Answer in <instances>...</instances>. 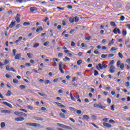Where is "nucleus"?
<instances>
[{
    "mask_svg": "<svg viewBox=\"0 0 130 130\" xmlns=\"http://www.w3.org/2000/svg\"><path fill=\"white\" fill-rule=\"evenodd\" d=\"M25 124L28 125V126H34V127H41V128H43V126L37 123L26 122Z\"/></svg>",
    "mask_w": 130,
    "mask_h": 130,
    "instance_id": "f257e3e1",
    "label": "nucleus"
},
{
    "mask_svg": "<svg viewBox=\"0 0 130 130\" xmlns=\"http://www.w3.org/2000/svg\"><path fill=\"white\" fill-rule=\"evenodd\" d=\"M63 67L62 68V62H60L59 63V71H60L61 74H64V72L62 70Z\"/></svg>",
    "mask_w": 130,
    "mask_h": 130,
    "instance_id": "f03ea898",
    "label": "nucleus"
},
{
    "mask_svg": "<svg viewBox=\"0 0 130 130\" xmlns=\"http://www.w3.org/2000/svg\"><path fill=\"white\" fill-rule=\"evenodd\" d=\"M15 121H23L25 120V118L20 116V117L15 118Z\"/></svg>",
    "mask_w": 130,
    "mask_h": 130,
    "instance_id": "7ed1b4c3",
    "label": "nucleus"
},
{
    "mask_svg": "<svg viewBox=\"0 0 130 130\" xmlns=\"http://www.w3.org/2000/svg\"><path fill=\"white\" fill-rule=\"evenodd\" d=\"M110 73H111L112 74H113L114 73V71H115V67L114 66L112 65L110 68Z\"/></svg>",
    "mask_w": 130,
    "mask_h": 130,
    "instance_id": "20e7f679",
    "label": "nucleus"
},
{
    "mask_svg": "<svg viewBox=\"0 0 130 130\" xmlns=\"http://www.w3.org/2000/svg\"><path fill=\"white\" fill-rule=\"evenodd\" d=\"M113 33H114V34H120V30L119 28H115L114 29V30H113Z\"/></svg>",
    "mask_w": 130,
    "mask_h": 130,
    "instance_id": "39448f33",
    "label": "nucleus"
},
{
    "mask_svg": "<svg viewBox=\"0 0 130 130\" xmlns=\"http://www.w3.org/2000/svg\"><path fill=\"white\" fill-rule=\"evenodd\" d=\"M103 124L104 126L107 127L108 128H110V127H112V125H111V124L106 122H103Z\"/></svg>",
    "mask_w": 130,
    "mask_h": 130,
    "instance_id": "423d86ee",
    "label": "nucleus"
},
{
    "mask_svg": "<svg viewBox=\"0 0 130 130\" xmlns=\"http://www.w3.org/2000/svg\"><path fill=\"white\" fill-rule=\"evenodd\" d=\"M96 69L98 70V71H101L103 70V68L102 67V64L101 63H99L98 66H96Z\"/></svg>",
    "mask_w": 130,
    "mask_h": 130,
    "instance_id": "0eeeda50",
    "label": "nucleus"
},
{
    "mask_svg": "<svg viewBox=\"0 0 130 130\" xmlns=\"http://www.w3.org/2000/svg\"><path fill=\"white\" fill-rule=\"evenodd\" d=\"M16 25V21H12L11 24L9 25V28H14Z\"/></svg>",
    "mask_w": 130,
    "mask_h": 130,
    "instance_id": "6e6552de",
    "label": "nucleus"
},
{
    "mask_svg": "<svg viewBox=\"0 0 130 130\" xmlns=\"http://www.w3.org/2000/svg\"><path fill=\"white\" fill-rule=\"evenodd\" d=\"M34 119H36V120H40V121H43V118L39 117H34Z\"/></svg>",
    "mask_w": 130,
    "mask_h": 130,
    "instance_id": "1a4fd4ad",
    "label": "nucleus"
},
{
    "mask_svg": "<svg viewBox=\"0 0 130 130\" xmlns=\"http://www.w3.org/2000/svg\"><path fill=\"white\" fill-rule=\"evenodd\" d=\"M3 103L5 105H7V106H8V107H10V108H13V106H12V105L10 103H8L7 102H4Z\"/></svg>",
    "mask_w": 130,
    "mask_h": 130,
    "instance_id": "9d476101",
    "label": "nucleus"
},
{
    "mask_svg": "<svg viewBox=\"0 0 130 130\" xmlns=\"http://www.w3.org/2000/svg\"><path fill=\"white\" fill-rule=\"evenodd\" d=\"M54 103L56 104L57 105V106H59V107H66V106H64V105H62V104H61L60 103L54 102Z\"/></svg>",
    "mask_w": 130,
    "mask_h": 130,
    "instance_id": "9b49d317",
    "label": "nucleus"
},
{
    "mask_svg": "<svg viewBox=\"0 0 130 130\" xmlns=\"http://www.w3.org/2000/svg\"><path fill=\"white\" fill-rule=\"evenodd\" d=\"M37 8L36 7H30L29 8V11L30 12H36V11H37Z\"/></svg>",
    "mask_w": 130,
    "mask_h": 130,
    "instance_id": "f8f14e48",
    "label": "nucleus"
},
{
    "mask_svg": "<svg viewBox=\"0 0 130 130\" xmlns=\"http://www.w3.org/2000/svg\"><path fill=\"white\" fill-rule=\"evenodd\" d=\"M20 14H17V16L15 18V20L16 21V22H17V23H20Z\"/></svg>",
    "mask_w": 130,
    "mask_h": 130,
    "instance_id": "ddd939ff",
    "label": "nucleus"
},
{
    "mask_svg": "<svg viewBox=\"0 0 130 130\" xmlns=\"http://www.w3.org/2000/svg\"><path fill=\"white\" fill-rule=\"evenodd\" d=\"M21 58V54H17L15 55V59H20Z\"/></svg>",
    "mask_w": 130,
    "mask_h": 130,
    "instance_id": "4468645a",
    "label": "nucleus"
},
{
    "mask_svg": "<svg viewBox=\"0 0 130 130\" xmlns=\"http://www.w3.org/2000/svg\"><path fill=\"white\" fill-rule=\"evenodd\" d=\"M39 31H43V27H42V26L39 27L36 29V32L37 33H38Z\"/></svg>",
    "mask_w": 130,
    "mask_h": 130,
    "instance_id": "2eb2a0df",
    "label": "nucleus"
},
{
    "mask_svg": "<svg viewBox=\"0 0 130 130\" xmlns=\"http://www.w3.org/2000/svg\"><path fill=\"white\" fill-rule=\"evenodd\" d=\"M122 34L123 36H126V34H127L126 29H124L122 32Z\"/></svg>",
    "mask_w": 130,
    "mask_h": 130,
    "instance_id": "dca6fc26",
    "label": "nucleus"
},
{
    "mask_svg": "<svg viewBox=\"0 0 130 130\" xmlns=\"http://www.w3.org/2000/svg\"><path fill=\"white\" fill-rule=\"evenodd\" d=\"M69 21L70 23H74L75 22V18H74V17H71L69 18Z\"/></svg>",
    "mask_w": 130,
    "mask_h": 130,
    "instance_id": "f3484780",
    "label": "nucleus"
},
{
    "mask_svg": "<svg viewBox=\"0 0 130 130\" xmlns=\"http://www.w3.org/2000/svg\"><path fill=\"white\" fill-rule=\"evenodd\" d=\"M22 39H23V37H19L18 39L17 40L15 41V43H18V42H20V41H21V40H22Z\"/></svg>",
    "mask_w": 130,
    "mask_h": 130,
    "instance_id": "a211bd4d",
    "label": "nucleus"
},
{
    "mask_svg": "<svg viewBox=\"0 0 130 130\" xmlns=\"http://www.w3.org/2000/svg\"><path fill=\"white\" fill-rule=\"evenodd\" d=\"M83 119H85V120H88V119H89L88 116L87 115H84L83 116Z\"/></svg>",
    "mask_w": 130,
    "mask_h": 130,
    "instance_id": "6ab92c4d",
    "label": "nucleus"
},
{
    "mask_svg": "<svg viewBox=\"0 0 130 130\" xmlns=\"http://www.w3.org/2000/svg\"><path fill=\"white\" fill-rule=\"evenodd\" d=\"M57 125H58L59 126H60V127H62L63 128H66V125H64V124H62L60 123H57Z\"/></svg>",
    "mask_w": 130,
    "mask_h": 130,
    "instance_id": "aec40b11",
    "label": "nucleus"
},
{
    "mask_svg": "<svg viewBox=\"0 0 130 130\" xmlns=\"http://www.w3.org/2000/svg\"><path fill=\"white\" fill-rule=\"evenodd\" d=\"M38 94L40 95V96H42V97H45V98L47 97V95H46V94L41 92H38Z\"/></svg>",
    "mask_w": 130,
    "mask_h": 130,
    "instance_id": "412c9836",
    "label": "nucleus"
},
{
    "mask_svg": "<svg viewBox=\"0 0 130 130\" xmlns=\"http://www.w3.org/2000/svg\"><path fill=\"white\" fill-rule=\"evenodd\" d=\"M26 108L28 109H30V110H33V109H34V108H33V107L32 106H30V105L27 106Z\"/></svg>",
    "mask_w": 130,
    "mask_h": 130,
    "instance_id": "4be33fe9",
    "label": "nucleus"
},
{
    "mask_svg": "<svg viewBox=\"0 0 130 130\" xmlns=\"http://www.w3.org/2000/svg\"><path fill=\"white\" fill-rule=\"evenodd\" d=\"M1 126L2 128H4L5 126H6V123L4 122H2L1 123Z\"/></svg>",
    "mask_w": 130,
    "mask_h": 130,
    "instance_id": "5701e85b",
    "label": "nucleus"
},
{
    "mask_svg": "<svg viewBox=\"0 0 130 130\" xmlns=\"http://www.w3.org/2000/svg\"><path fill=\"white\" fill-rule=\"evenodd\" d=\"M20 116H23V117H27V114L23 112H20Z\"/></svg>",
    "mask_w": 130,
    "mask_h": 130,
    "instance_id": "b1692460",
    "label": "nucleus"
},
{
    "mask_svg": "<svg viewBox=\"0 0 130 130\" xmlns=\"http://www.w3.org/2000/svg\"><path fill=\"white\" fill-rule=\"evenodd\" d=\"M19 88L21 89V90H24V89L26 88V86L24 85H21L19 86Z\"/></svg>",
    "mask_w": 130,
    "mask_h": 130,
    "instance_id": "393cba45",
    "label": "nucleus"
},
{
    "mask_svg": "<svg viewBox=\"0 0 130 130\" xmlns=\"http://www.w3.org/2000/svg\"><path fill=\"white\" fill-rule=\"evenodd\" d=\"M102 67L103 70V69H106V68H107V65H106L105 63H104V62H103L102 63Z\"/></svg>",
    "mask_w": 130,
    "mask_h": 130,
    "instance_id": "a878e982",
    "label": "nucleus"
},
{
    "mask_svg": "<svg viewBox=\"0 0 130 130\" xmlns=\"http://www.w3.org/2000/svg\"><path fill=\"white\" fill-rule=\"evenodd\" d=\"M114 40L113 39H112L111 42L108 43V46H111V44H113L114 43Z\"/></svg>",
    "mask_w": 130,
    "mask_h": 130,
    "instance_id": "bb28decb",
    "label": "nucleus"
},
{
    "mask_svg": "<svg viewBox=\"0 0 130 130\" xmlns=\"http://www.w3.org/2000/svg\"><path fill=\"white\" fill-rule=\"evenodd\" d=\"M74 22H75V23H78V22H79V17L76 16L74 17Z\"/></svg>",
    "mask_w": 130,
    "mask_h": 130,
    "instance_id": "cd10ccee",
    "label": "nucleus"
},
{
    "mask_svg": "<svg viewBox=\"0 0 130 130\" xmlns=\"http://www.w3.org/2000/svg\"><path fill=\"white\" fill-rule=\"evenodd\" d=\"M119 68L121 69V70H123V69H124V64L123 63H121L119 66Z\"/></svg>",
    "mask_w": 130,
    "mask_h": 130,
    "instance_id": "c85d7f7f",
    "label": "nucleus"
},
{
    "mask_svg": "<svg viewBox=\"0 0 130 130\" xmlns=\"http://www.w3.org/2000/svg\"><path fill=\"white\" fill-rule=\"evenodd\" d=\"M12 95V91L11 90H8L6 94V96H11Z\"/></svg>",
    "mask_w": 130,
    "mask_h": 130,
    "instance_id": "c756f323",
    "label": "nucleus"
},
{
    "mask_svg": "<svg viewBox=\"0 0 130 130\" xmlns=\"http://www.w3.org/2000/svg\"><path fill=\"white\" fill-rule=\"evenodd\" d=\"M14 114H15V115H18V116H20L21 112L15 111L14 112Z\"/></svg>",
    "mask_w": 130,
    "mask_h": 130,
    "instance_id": "7c9ffc66",
    "label": "nucleus"
},
{
    "mask_svg": "<svg viewBox=\"0 0 130 130\" xmlns=\"http://www.w3.org/2000/svg\"><path fill=\"white\" fill-rule=\"evenodd\" d=\"M62 24L63 26H66L67 25V21L66 19H63L62 21Z\"/></svg>",
    "mask_w": 130,
    "mask_h": 130,
    "instance_id": "2f4dec72",
    "label": "nucleus"
},
{
    "mask_svg": "<svg viewBox=\"0 0 130 130\" xmlns=\"http://www.w3.org/2000/svg\"><path fill=\"white\" fill-rule=\"evenodd\" d=\"M13 82L14 84H18V83H19V81H18V80H17V79H13Z\"/></svg>",
    "mask_w": 130,
    "mask_h": 130,
    "instance_id": "473e14b6",
    "label": "nucleus"
},
{
    "mask_svg": "<svg viewBox=\"0 0 130 130\" xmlns=\"http://www.w3.org/2000/svg\"><path fill=\"white\" fill-rule=\"evenodd\" d=\"M91 118L93 120H96L97 119V116H95L94 115H91Z\"/></svg>",
    "mask_w": 130,
    "mask_h": 130,
    "instance_id": "72a5a7b5",
    "label": "nucleus"
},
{
    "mask_svg": "<svg viewBox=\"0 0 130 130\" xmlns=\"http://www.w3.org/2000/svg\"><path fill=\"white\" fill-rule=\"evenodd\" d=\"M67 60H68V61H70V60H71V59H70V58H69V57L66 56V57H65V58L63 59V61H67Z\"/></svg>",
    "mask_w": 130,
    "mask_h": 130,
    "instance_id": "f704fd0d",
    "label": "nucleus"
},
{
    "mask_svg": "<svg viewBox=\"0 0 130 130\" xmlns=\"http://www.w3.org/2000/svg\"><path fill=\"white\" fill-rule=\"evenodd\" d=\"M39 46V43H36L34 44V46L33 47L34 48H37V47H38Z\"/></svg>",
    "mask_w": 130,
    "mask_h": 130,
    "instance_id": "c9c22d12",
    "label": "nucleus"
},
{
    "mask_svg": "<svg viewBox=\"0 0 130 130\" xmlns=\"http://www.w3.org/2000/svg\"><path fill=\"white\" fill-rule=\"evenodd\" d=\"M83 62V61L81 59H80L77 61V64L78 66H80L82 63Z\"/></svg>",
    "mask_w": 130,
    "mask_h": 130,
    "instance_id": "e433bc0d",
    "label": "nucleus"
},
{
    "mask_svg": "<svg viewBox=\"0 0 130 130\" xmlns=\"http://www.w3.org/2000/svg\"><path fill=\"white\" fill-rule=\"evenodd\" d=\"M59 116H60V117L61 118H66V115H64V114H63L62 113H60L59 114Z\"/></svg>",
    "mask_w": 130,
    "mask_h": 130,
    "instance_id": "4c0bfd02",
    "label": "nucleus"
},
{
    "mask_svg": "<svg viewBox=\"0 0 130 130\" xmlns=\"http://www.w3.org/2000/svg\"><path fill=\"white\" fill-rule=\"evenodd\" d=\"M108 55L107 54H102L101 55V57L102 58H106V57H107Z\"/></svg>",
    "mask_w": 130,
    "mask_h": 130,
    "instance_id": "58836bf2",
    "label": "nucleus"
},
{
    "mask_svg": "<svg viewBox=\"0 0 130 130\" xmlns=\"http://www.w3.org/2000/svg\"><path fill=\"white\" fill-rule=\"evenodd\" d=\"M91 38H92L91 36H89L88 37H85V40H86L87 41H89V40H90V39H91Z\"/></svg>",
    "mask_w": 130,
    "mask_h": 130,
    "instance_id": "ea45409f",
    "label": "nucleus"
},
{
    "mask_svg": "<svg viewBox=\"0 0 130 130\" xmlns=\"http://www.w3.org/2000/svg\"><path fill=\"white\" fill-rule=\"evenodd\" d=\"M23 25V26H29L30 25V22H24Z\"/></svg>",
    "mask_w": 130,
    "mask_h": 130,
    "instance_id": "a19ab883",
    "label": "nucleus"
},
{
    "mask_svg": "<svg viewBox=\"0 0 130 130\" xmlns=\"http://www.w3.org/2000/svg\"><path fill=\"white\" fill-rule=\"evenodd\" d=\"M120 64H121V63L120 62V60H118L117 62V68H119V66H120Z\"/></svg>",
    "mask_w": 130,
    "mask_h": 130,
    "instance_id": "79ce46f5",
    "label": "nucleus"
},
{
    "mask_svg": "<svg viewBox=\"0 0 130 130\" xmlns=\"http://www.w3.org/2000/svg\"><path fill=\"white\" fill-rule=\"evenodd\" d=\"M114 54H109L108 55V57L110 58L111 57H113V56H114Z\"/></svg>",
    "mask_w": 130,
    "mask_h": 130,
    "instance_id": "37998d69",
    "label": "nucleus"
},
{
    "mask_svg": "<svg viewBox=\"0 0 130 130\" xmlns=\"http://www.w3.org/2000/svg\"><path fill=\"white\" fill-rule=\"evenodd\" d=\"M78 80V77H74L73 79H72V82H76V81Z\"/></svg>",
    "mask_w": 130,
    "mask_h": 130,
    "instance_id": "c03bdc74",
    "label": "nucleus"
},
{
    "mask_svg": "<svg viewBox=\"0 0 130 130\" xmlns=\"http://www.w3.org/2000/svg\"><path fill=\"white\" fill-rule=\"evenodd\" d=\"M69 109H70V110H71L72 111L76 112V111H77V110H76L75 108L70 107Z\"/></svg>",
    "mask_w": 130,
    "mask_h": 130,
    "instance_id": "a18cd8bd",
    "label": "nucleus"
},
{
    "mask_svg": "<svg viewBox=\"0 0 130 130\" xmlns=\"http://www.w3.org/2000/svg\"><path fill=\"white\" fill-rule=\"evenodd\" d=\"M50 81H49V80H47L45 81V85H48V84H50Z\"/></svg>",
    "mask_w": 130,
    "mask_h": 130,
    "instance_id": "49530a36",
    "label": "nucleus"
},
{
    "mask_svg": "<svg viewBox=\"0 0 130 130\" xmlns=\"http://www.w3.org/2000/svg\"><path fill=\"white\" fill-rule=\"evenodd\" d=\"M94 76H98V75H99V73L98 72V71H97V70H94Z\"/></svg>",
    "mask_w": 130,
    "mask_h": 130,
    "instance_id": "de8ad7c7",
    "label": "nucleus"
},
{
    "mask_svg": "<svg viewBox=\"0 0 130 130\" xmlns=\"http://www.w3.org/2000/svg\"><path fill=\"white\" fill-rule=\"evenodd\" d=\"M110 25H111V26H112V27H114V26H115V22L112 21L110 23Z\"/></svg>",
    "mask_w": 130,
    "mask_h": 130,
    "instance_id": "09e8293b",
    "label": "nucleus"
},
{
    "mask_svg": "<svg viewBox=\"0 0 130 130\" xmlns=\"http://www.w3.org/2000/svg\"><path fill=\"white\" fill-rule=\"evenodd\" d=\"M117 49V48L115 47H112L110 49L111 51H115V50H116Z\"/></svg>",
    "mask_w": 130,
    "mask_h": 130,
    "instance_id": "8fccbe9b",
    "label": "nucleus"
},
{
    "mask_svg": "<svg viewBox=\"0 0 130 130\" xmlns=\"http://www.w3.org/2000/svg\"><path fill=\"white\" fill-rule=\"evenodd\" d=\"M90 123V124H92V125H93V126L95 127V128H99V127L96 125L95 124H94V123Z\"/></svg>",
    "mask_w": 130,
    "mask_h": 130,
    "instance_id": "3c124183",
    "label": "nucleus"
},
{
    "mask_svg": "<svg viewBox=\"0 0 130 130\" xmlns=\"http://www.w3.org/2000/svg\"><path fill=\"white\" fill-rule=\"evenodd\" d=\"M119 57H120V58H122V57H123V55H122V54L120 52L118 53Z\"/></svg>",
    "mask_w": 130,
    "mask_h": 130,
    "instance_id": "603ef678",
    "label": "nucleus"
},
{
    "mask_svg": "<svg viewBox=\"0 0 130 130\" xmlns=\"http://www.w3.org/2000/svg\"><path fill=\"white\" fill-rule=\"evenodd\" d=\"M107 102L109 103V104H110L111 103V99L110 98H108L107 100Z\"/></svg>",
    "mask_w": 130,
    "mask_h": 130,
    "instance_id": "864d4df0",
    "label": "nucleus"
},
{
    "mask_svg": "<svg viewBox=\"0 0 130 130\" xmlns=\"http://www.w3.org/2000/svg\"><path fill=\"white\" fill-rule=\"evenodd\" d=\"M99 106L100 105L98 104H94L93 105V107H95V108H99Z\"/></svg>",
    "mask_w": 130,
    "mask_h": 130,
    "instance_id": "5fc2aeb1",
    "label": "nucleus"
},
{
    "mask_svg": "<svg viewBox=\"0 0 130 130\" xmlns=\"http://www.w3.org/2000/svg\"><path fill=\"white\" fill-rule=\"evenodd\" d=\"M99 108H100V109H104L105 108H106V107L105 106H99Z\"/></svg>",
    "mask_w": 130,
    "mask_h": 130,
    "instance_id": "6e6d98bb",
    "label": "nucleus"
},
{
    "mask_svg": "<svg viewBox=\"0 0 130 130\" xmlns=\"http://www.w3.org/2000/svg\"><path fill=\"white\" fill-rule=\"evenodd\" d=\"M65 128H66V129H70V130H72V128L71 126H66Z\"/></svg>",
    "mask_w": 130,
    "mask_h": 130,
    "instance_id": "4d7b16f0",
    "label": "nucleus"
},
{
    "mask_svg": "<svg viewBox=\"0 0 130 130\" xmlns=\"http://www.w3.org/2000/svg\"><path fill=\"white\" fill-rule=\"evenodd\" d=\"M13 55H14V56H16V52H17V50H16V49H13Z\"/></svg>",
    "mask_w": 130,
    "mask_h": 130,
    "instance_id": "13d9d810",
    "label": "nucleus"
},
{
    "mask_svg": "<svg viewBox=\"0 0 130 130\" xmlns=\"http://www.w3.org/2000/svg\"><path fill=\"white\" fill-rule=\"evenodd\" d=\"M41 10L43 13H45V12L47 11V9H46V8L41 9Z\"/></svg>",
    "mask_w": 130,
    "mask_h": 130,
    "instance_id": "bf43d9fd",
    "label": "nucleus"
},
{
    "mask_svg": "<svg viewBox=\"0 0 130 130\" xmlns=\"http://www.w3.org/2000/svg\"><path fill=\"white\" fill-rule=\"evenodd\" d=\"M76 113L77 114H82V111L78 110L76 111Z\"/></svg>",
    "mask_w": 130,
    "mask_h": 130,
    "instance_id": "052dcab7",
    "label": "nucleus"
},
{
    "mask_svg": "<svg viewBox=\"0 0 130 130\" xmlns=\"http://www.w3.org/2000/svg\"><path fill=\"white\" fill-rule=\"evenodd\" d=\"M49 43V42H46L43 44V45L44 46H47Z\"/></svg>",
    "mask_w": 130,
    "mask_h": 130,
    "instance_id": "680f3d73",
    "label": "nucleus"
},
{
    "mask_svg": "<svg viewBox=\"0 0 130 130\" xmlns=\"http://www.w3.org/2000/svg\"><path fill=\"white\" fill-rule=\"evenodd\" d=\"M10 71H11V72H14V73H16V70L14 69V68H11L10 69Z\"/></svg>",
    "mask_w": 130,
    "mask_h": 130,
    "instance_id": "e2e57ef3",
    "label": "nucleus"
},
{
    "mask_svg": "<svg viewBox=\"0 0 130 130\" xmlns=\"http://www.w3.org/2000/svg\"><path fill=\"white\" fill-rule=\"evenodd\" d=\"M9 60L5 59L4 61V64L7 65L8 63H9Z\"/></svg>",
    "mask_w": 130,
    "mask_h": 130,
    "instance_id": "0e129e2a",
    "label": "nucleus"
},
{
    "mask_svg": "<svg viewBox=\"0 0 130 130\" xmlns=\"http://www.w3.org/2000/svg\"><path fill=\"white\" fill-rule=\"evenodd\" d=\"M27 55L28 57H29V58H32V56L31 55V53H28L27 54Z\"/></svg>",
    "mask_w": 130,
    "mask_h": 130,
    "instance_id": "69168bd1",
    "label": "nucleus"
},
{
    "mask_svg": "<svg viewBox=\"0 0 130 130\" xmlns=\"http://www.w3.org/2000/svg\"><path fill=\"white\" fill-rule=\"evenodd\" d=\"M120 20H121V21H124V19H125V17H124V16H121L120 17Z\"/></svg>",
    "mask_w": 130,
    "mask_h": 130,
    "instance_id": "338daca9",
    "label": "nucleus"
},
{
    "mask_svg": "<svg viewBox=\"0 0 130 130\" xmlns=\"http://www.w3.org/2000/svg\"><path fill=\"white\" fill-rule=\"evenodd\" d=\"M126 62L127 63H128V64H130V58H128L126 60Z\"/></svg>",
    "mask_w": 130,
    "mask_h": 130,
    "instance_id": "774afa93",
    "label": "nucleus"
}]
</instances>
